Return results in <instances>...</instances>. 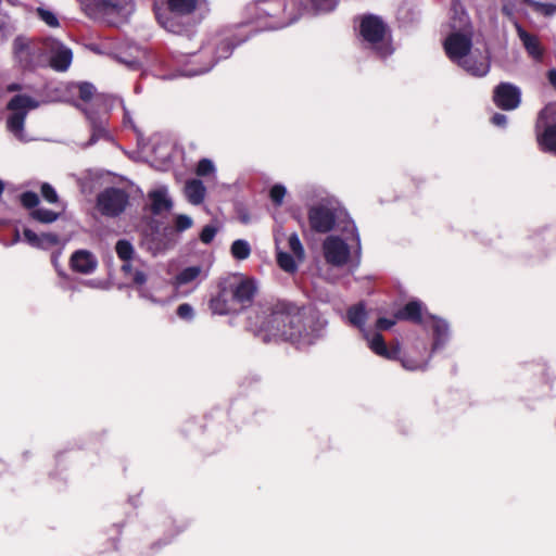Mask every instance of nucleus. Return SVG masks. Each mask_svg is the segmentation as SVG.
Instances as JSON below:
<instances>
[{
	"mask_svg": "<svg viewBox=\"0 0 556 556\" xmlns=\"http://www.w3.org/2000/svg\"><path fill=\"white\" fill-rule=\"evenodd\" d=\"M52 55L49 59V65L58 72H65L72 64L73 53L72 50L63 46L60 41L50 50Z\"/></svg>",
	"mask_w": 556,
	"mask_h": 556,
	"instance_id": "nucleus-17",
	"label": "nucleus"
},
{
	"mask_svg": "<svg viewBox=\"0 0 556 556\" xmlns=\"http://www.w3.org/2000/svg\"><path fill=\"white\" fill-rule=\"evenodd\" d=\"M426 319L431 321V328L433 332V349L441 348L448 337V325L447 323L430 313L426 314Z\"/></svg>",
	"mask_w": 556,
	"mask_h": 556,
	"instance_id": "nucleus-18",
	"label": "nucleus"
},
{
	"mask_svg": "<svg viewBox=\"0 0 556 556\" xmlns=\"http://www.w3.org/2000/svg\"><path fill=\"white\" fill-rule=\"evenodd\" d=\"M40 102L25 93H17L7 103L5 109L10 112L7 117V129L16 138L22 139L24 135V126L29 111L38 109Z\"/></svg>",
	"mask_w": 556,
	"mask_h": 556,
	"instance_id": "nucleus-6",
	"label": "nucleus"
},
{
	"mask_svg": "<svg viewBox=\"0 0 556 556\" xmlns=\"http://www.w3.org/2000/svg\"><path fill=\"white\" fill-rule=\"evenodd\" d=\"M452 11L455 15L459 14L458 21H456L455 17H453V22L451 26L456 28H465L468 25V15L465 13V11L462 8V2H453Z\"/></svg>",
	"mask_w": 556,
	"mask_h": 556,
	"instance_id": "nucleus-32",
	"label": "nucleus"
},
{
	"mask_svg": "<svg viewBox=\"0 0 556 556\" xmlns=\"http://www.w3.org/2000/svg\"><path fill=\"white\" fill-rule=\"evenodd\" d=\"M388 26L381 17L369 14L361 20L359 35L380 59H387L394 51L391 40H386Z\"/></svg>",
	"mask_w": 556,
	"mask_h": 556,
	"instance_id": "nucleus-5",
	"label": "nucleus"
},
{
	"mask_svg": "<svg viewBox=\"0 0 556 556\" xmlns=\"http://www.w3.org/2000/svg\"><path fill=\"white\" fill-rule=\"evenodd\" d=\"M443 46L448 59L459 64L468 56L472 48V40L470 36L455 31L445 38Z\"/></svg>",
	"mask_w": 556,
	"mask_h": 556,
	"instance_id": "nucleus-11",
	"label": "nucleus"
},
{
	"mask_svg": "<svg viewBox=\"0 0 556 556\" xmlns=\"http://www.w3.org/2000/svg\"><path fill=\"white\" fill-rule=\"evenodd\" d=\"M176 313L179 318L185 319V320H191L194 315L192 306L188 303L180 304L177 307Z\"/></svg>",
	"mask_w": 556,
	"mask_h": 556,
	"instance_id": "nucleus-46",
	"label": "nucleus"
},
{
	"mask_svg": "<svg viewBox=\"0 0 556 556\" xmlns=\"http://www.w3.org/2000/svg\"><path fill=\"white\" fill-rule=\"evenodd\" d=\"M121 270L125 277H130L136 269H134L130 262H124V264L121 267Z\"/></svg>",
	"mask_w": 556,
	"mask_h": 556,
	"instance_id": "nucleus-52",
	"label": "nucleus"
},
{
	"mask_svg": "<svg viewBox=\"0 0 556 556\" xmlns=\"http://www.w3.org/2000/svg\"><path fill=\"white\" fill-rule=\"evenodd\" d=\"M78 98L84 102H88L92 99L96 88L91 83L83 81L77 85Z\"/></svg>",
	"mask_w": 556,
	"mask_h": 556,
	"instance_id": "nucleus-34",
	"label": "nucleus"
},
{
	"mask_svg": "<svg viewBox=\"0 0 556 556\" xmlns=\"http://www.w3.org/2000/svg\"><path fill=\"white\" fill-rule=\"evenodd\" d=\"M215 166L208 159H201L197 165L195 174L200 177H205L213 174Z\"/></svg>",
	"mask_w": 556,
	"mask_h": 556,
	"instance_id": "nucleus-39",
	"label": "nucleus"
},
{
	"mask_svg": "<svg viewBox=\"0 0 556 556\" xmlns=\"http://www.w3.org/2000/svg\"><path fill=\"white\" fill-rule=\"evenodd\" d=\"M427 313L426 306L420 300H410L403 307L395 311L393 317L399 321L422 325Z\"/></svg>",
	"mask_w": 556,
	"mask_h": 556,
	"instance_id": "nucleus-15",
	"label": "nucleus"
},
{
	"mask_svg": "<svg viewBox=\"0 0 556 556\" xmlns=\"http://www.w3.org/2000/svg\"><path fill=\"white\" fill-rule=\"evenodd\" d=\"M39 242L41 243L39 245V248L46 249V248L58 245L60 242V239H59L58 235L48 232V233L40 235Z\"/></svg>",
	"mask_w": 556,
	"mask_h": 556,
	"instance_id": "nucleus-43",
	"label": "nucleus"
},
{
	"mask_svg": "<svg viewBox=\"0 0 556 556\" xmlns=\"http://www.w3.org/2000/svg\"><path fill=\"white\" fill-rule=\"evenodd\" d=\"M248 325L265 343L282 341L300 349L321 338L327 320L312 303L276 300L258 304L249 315Z\"/></svg>",
	"mask_w": 556,
	"mask_h": 556,
	"instance_id": "nucleus-1",
	"label": "nucleus"
},
{
	"mask_svg": "<svg viewBox=\"0 0 556 556\" xmlns=\"http://www.w3.org/2000/svg\"><path fill=\"white\" fill-rule=\"evenodd\" d=\"M217 229L212 225H206L202 228L200 233V240L208 244L213 241L214 237L216 236Z\"/></svg>",
	"mask_w": 556,
	"mask_h": 556,
	"instance_id": "nucleus-44",
	"label": "nucleus"
},
{
	"mask_svg": "<svg viewBox=\"0 0 556 556\" xmlns=\"http://www.w3.org/2000/svg\"><path fill=\"white\" fill-rule=\"evenodd\" d=\"M543 131L538 134L536 140L543 152L556 154V125L543 122Z\"/></svg>",
	"mask_w": 556,
	"mask_h": 556,
	"instance_id": "nucleus-20",
	"label": "nucleus"
},
{
	"mask_svg": "<svg viewBox=\"0 0 556 556\" xmlns=\"http://www.w3.org/2000/svg\"><path fill=\"white\" fill-rule=\"evenodd\" d=\"M20 90H22V85H20L17 83H12L7 86V91H9V92H14V91H20Z\"/></svg>",
	"mask_w": 556,
	"mask_h": 556,
	"instance_id": "nucleus-54",
	"label": "nucleus"
},
{
	"mask_svg": "<svg viewBox=\"0 0 556 556\" xmlns=\"http://www.w3.org/2000/svg\"><path fill=\"white\" fill-rule=\"evenodd\" d=\"M294 257L295 256H292L287 252L279 251L277 252V264L286 273L293 274L298 270V265Z\"/></svg>",
	"mask_w": 556,
	"mask_h": 556,
	"instance_id": "nucleus-29",
	"label": "nucleus"
},
{
	"mask_svg": "<svg viewBox=\"0 0 556 556\" xmlns=\"http://www.w3.org/2000/svg\"><path fill=\"white\" fill-rule=\"evenodd\" d=\"M20 201L25 208L31 210L39 204V197L36 192L25 191L20 195Z\"/></svg>",
	"mask_w": 556,
	"mask_h": 556,
	"instance_id": "nucleus-36",
	"label": "nucleus"
},
{
	"mask_svg": "<svg viewBox=\"0 0 556 556\" xmlns=\"http://www.w3.org/2000/svg\"><path fill=\"white\" fill-rule=\"evenodd\" d=\"M30 216L42 224H50L58 219L59 214L48 208H35L30 213Z\"/></svg>",
	"mask_w": 556,
	"mask_h": 556,
	"instance_id": "nucleus-30",
	"label": "nucleus"
},
{
	"mask_svg": "<svg viewBox=\"0 0 556 556\" xmlns=\"http://www.w3.org/2000/svg\"><path fill=\"white\" fill-rule=\"evenodd\" d=\"M70 266L76 273L88 275L94 271L98 261L91 252L77 250L71 256Z\"/></svg>",
	"mask_w": 556,
	"mask_h": 556,
	"instance_id": "nucleus-16",
	"label": "nucleus"
},
{
	"mask_svg": "<svg viewBox=\"0 0 556 556\" xmlns=\"http://www.w3.org/2000/svg\"><path fill=\"white\" fill-rule=\"evenodd\" d=\"M115 252L123 262H130L135 254V249L130 241L121 239L115 244Z\"/></svg>",
	"mask_w": 556,
	"mask_h": 556,
	"instance_id": "nucleus-27",
	"label": "nucleus"
},
{
	"mask_svg": "<svg viewBox=\"0 0 556 556\" xmlns=\"http://www.w3.org/2000/svg\"><path fill=\"white\" fill-rule=\"evenodd\" d=\"M42 198L49 203H56L59 201L55 189L48 182H43L40 188Z\"/></svg>",
	"mask_w": 556,
	"mask_h": 556,
	"instance_id": "nucleus-41",
	"label": "nucleus"
},
{
	"mask_svg": "<svg viewBox=\"0 0 556 556\" xmlns=\"http://www.w3.org/2000/svg\"><path fill=\"white\" fill-rule=\"evenodd\" d=\"M151 200L150 211L153 215H160L164 211H169L173 206L170 199L167 198L165 189H157L149 192Z\"/></svg>",
	"mask_w": 556,
	"mask_h": 556,
	"instance_id": "nucleus-21",
	"label": "nucleus"
},
{
	"mask_svg": "<svg viewBox=\"0 0 556 556\" xmlns=\"http://www.w3.org/2000/svg\"><path fill=\"white\" fill-rule=\"evenodd\" d=\"M130 2H80L81 10L94 21L115 26L124 17V10Z\"/></svg>",
	"mask_w": 556,
	"mask_h": 556,
	"instance_id": "nucleus-7",
	"label": "nucleus"
},
{
	"mask_svg": "<svg viewBox=\"0 0 556 556\" xmlns=\"http://www.w3.org/2000/svg\"><path fill=\"white\" fill-rule=\"evenodd\" d=\"M346 316L351 325L358 329H363L367 318V312L364 302H359L349 307Z\"/></svg>",
	"mask_w": 556,
	"mask_h": 556,
	"instance_id": "nucleus-24",
	"label": "nucleus"
},
{
	"mask_svg": "<svg viewBox=\"0 0 556 556\" xmlns=\"http://www.w3.org/2000/svg\"><path fill=\"white\" fill-rule=\"evenodd\" d=\"M381 357H384L390 361H400L402 357V353L399 341L391 343L389 346L387 345V353L381 354Z\"/></svg>",
	"mask_w": 556,
	"mask_h": 556,
	"instance_id": "nucleus-42",
	"label": "nucleus"
},
{
	"mask_svg": "<svg viewBox=\"0 0 556 556\" xmlns=\"http://www.w3.org/2000/svg\"><path fill=\"white\" fill-rule=\"evenodd\" d=\"M369 348L375 354L379 356H381L383 353H387V343L383 336L379 332L375 333L369 342Z\"/></svg>",
	"mask_w": 556,
	"mask_h": 556,
	"instance_id": "nucleus-35",
	"label": "nucleus"
},
{
	"mask_svg": "<svg viewBox=\"0 0 556 556\" xmlns=\"http://www.w3.org/2000/svg\"><path fill=\"white\" fill-rule=\"evenodd\" d=\"M4 24L0 22V31L3 29Z\"/></svg>",
	"mask_w": 556,
	"mask_h": 556,
	"instance_id": "nucleus-56",
	"label": "nucleus"
},
{
	"mask_svg": "<svg viewBox=\"0 0 556 556\" xmlns=\"http://www.w3.org/2000/svg\"><path fill=\"white\" fill-rule=\"evenodd\" d=\"M540 121L556 125V103H551L541 111Z\"/></svg>",
	"mask_w": 556,
	"mask_h": 556,
	"instance_id": "nucleus-38",
	"label": "nucleus"
},
{
	"mask_svg": "<svg viewBox=\"0 0 556 556\" xmlns=\"http://www.w3.org/2000/svg\"><path fill=\"white\" fill-rule=\"evenodd\" d=\"M3 190H4V184H3V181L0 179V195L3 193Z\"/></svg>",
	"mask_w": 556,
	"mask_h": 556,
	"instance_id": "nucleus-55",
	"label": "nucleus"
},
{
	"mask_svg": "<svg viewBox=\"0 0 556 556\" xmlns=\"http://www.w3.org/2000/svg\"><path fill=\"white\" fill-rule=\"evenodd\" d=\"M458 65L462 66L467 73L476 77H483L490 71V62L486 58L477 59L469 56L459 62Z\"/></svg>",
	"mask_w": 556,
	"mask_h": 556,
	"instance_id": "nucleus-19",
	"label": "nucleus"
},
{
	"mask_svg": "<svg viewBox=\"0 0 556 556\" xmlns=\"http://www.w3.org/2000/svg\"><path fill=\"white\" fill-rule=\"evenodd\" d=\"M308 224L311 229L317 233H327L336 225V215L333 211L325 205H314L309 207Z\"/></svg>",
	"mask_w": 556,
	"mask_h": 556,
	"instance_id": "nucleus-13",
	"label": "nucleus"
},
{
	"mask_svg": "<svg viewBox=\"0 0 556 556\" xmlns=\"http://www.w3.org/2000/svg\"><path fill=\"white\" fill-rule=\"evenodd\" d=\"M184 191L191 204L199 205L204 201L206 189L201 180L190 179L186 182Z\"/></svg>",
	"mask_w": 556,
	"mask_h": 556,
	"instance_id": "nucleus-22",
	"label": "nucleus"
},
{
	"mask_svg": "<svg viewBox=\"0 0 556 556\" xmlns=\"http://www.w3.org/2000/svg\"><path fill=\"white\" fill-rule=\"evenodd\" d=\"M208 308L213 315H238L224 280L218 282L216 294L208 301Z\"/></svg>",
	"mask_w": 556,
	"mask_h": 556,
	"instance_id": "nucleus-14",
	"label": "nucleus"
},
{
	"mask_svg": "<svg viewBox=\"0 0 556 556\" xmlns=\"http://www.w3.org/2000/svg\"><path fill=\"white\" fill-rule=\"evenodd\" d=\"M208 11L207 2H153L160 26L177 35H188Z\"/></svg>",
	"mask_w": 556,
	"mask_h": 556,
	"instance_id": "nucleus-3",
	"label": "nucleus"
},
{
	"mask_svg": "<svg viewBox=\"0 0 556 556\" xmlns=\"http://www.w3.org/2000/svg\"><path fill=\"white\" fill-rule=\"evenodd\" d=\"M192 226V219L188 215L180 214L175 219V229L185 231Z\"/></svg>",
	"mask_w": 556,
	"mask_h": 556,
	"instance_id": "nucleus-45",
	"label": "nucleus"
},
{
	"mask_svg": "<svg viewBox=\"0 0 556 556\" xmlns=\"http://www.w3.org/2000/svg\"><path fill=\"white\" fill-rule=\"evenodd\" d=\"M129 202L128 193L119 188L110 187L100 192L97 197V208L108 217L121 215Z\"/></svg>",
	"mask_w": 556,
	"mask_h": 556,
	"instance_id": "nucleus-9",
	"label": "nucleus"
},
{
	"mask_svg": "<svg viewBox=\"0 0 556 556\" xmlns=\"http://www.w3.org/2000/svg\"><path fill=\"white\" fill-rule=\"evenodd\" d=\"M59 40L47 37L42 39H30L26 36H17L12 43L14 58L23 70L33 71L45 66L47 63V51L53 50Z\"/></svg>",
	"mask_w": 556,
	"mask_h": 556,
	"instance_id": "nucleus-4",
	"label": "nucleus"
},
{
	"mask_svg": "<svg viewBox=\"0 0 556 556\" xmlns=\"http://www.w3.org/2000/svg\"><path fill=\"white\" fill-rule=\"evenodd\" d=\"M37 14L48 26H50V27L59 26V20L54 15V13H52L51 11L42 9V8H38Z\"/></svg>",
	"mask_w": 556,
	"mask_h": 556,
	"instance_id": "nucleus-40",
	"label": "nucleus"
},
{
	"mask_svg": "<svg viewBox=\"0 0 556 556\" xmlns=\"http://www.w3.org/2000/svg\"><path fill=\"white\" fill-rule=\"evenodd\" d=\"M230 252L236 260L243 261L250 256L251 248L245 240L238 239L232 242Z\"/></svg>",
	"mask_w": 556,
	"mask_h": 556,
	"instance_id": "nucleus-28",
	"label": "nucleus"
},
{
	"mask_svg": "<svg viewBox=\"0 0 556 556\" xmlns=\"http://www.w3.org/2000/svg\"><path fill=\"white\" fill-rule=\"evenodd\" d=\"M288 243H289V248L292 251V253L294 254V256L298 260L302 261L305 256V252H304V248L301 243V240H300L298 233H295V232L291 233L289 236Z\"/></svg>",
	"mask_w": 556,
	"mask_h": 556,
	"instance_id": "nucleus-33",
	"label": "nucleus"
},
{
	"mask_svg": "<svg viewBox=\"0 0 556 556\" xmlns=\"http://www.w3.org/2000/svg\"><path fill=\"white\" fill-rule=\"evenodd\" d=\"M131 281L136 286H143L147 282V275L142 270L136 269L130 276Z\"/></svg>",
	"mask_w": 556,
	"mask_h": 556,
	"instance_id": "nucleus-50",
	"label": "nucleus"
},
{
	"mask_svg": "<svg viewBox=\"0 0 556 556\" xmlns=\"http://www.w3.org/2000/svg\"><path fill=\"white\" fill-rule=\"evenodd\" d=\"M518 34L529 55L536 61H541L543 58V49L538 37L521 28H519Z\"/></svg>",
	"mask_w": 556,
	"mask_h": 556,
	"instance_id": "nucleus-23",
	"label": "nucleus"
},
{
	"mask_svg": "<svg viewBox=\"0 0 556 556\" xmlns=\"http://www.w3.org/2000/svg\"><path fill=\"white\" fill-rule=\"evenodd\" d=\"M323 252L327 264L334 267L344 266L351 255L350 247L338 236H329L325 239Z\"/></svg>",
	"mask_w": 556,
	"mask_h": 556,
	"instance_id": "nucleus-10",
	"label": "nucleus"
},
{
	"mask_svg": "<svg viewBox=\"0 0 556 556\" xmlns=\"http://www.w3.org/2000/svg\"><path fill=\"white\" fill-rule=\"evenodd\" d=\"M533 12L544 16H552L556 13V3L554 2H526Z\"/></svg>",
	"mask_w": 556,
	"mask_h": 556,
	"instance_id": "nucleus-31",
	"label": "nucleus"
},
{
	"mask_svg": "<svg viewBox=\"0 0 556 556\" xmlns=\"http://www.w3.org/2000/svg\"><path fill=\"white\" fill-rule=\"evenodd\" d=\"M287 190L282 185H275L270 188L269 198L276 206H280L283 202Z\"/></svg>",
	"mask_w": 556,
	"mask_h": 556,
	"instance_id": "nucleus-37",
	"label": "nucleus"
},
{
	"mask_svg": "<svg viewBox=\"0 0 556 556\" xmlns=\"http://www.w3.org/2000/svg\"><path fill=\"white\" fill-rule=\"evenodd\" d=\"M491 122L495 125V126H498V127H505L506 126V123H507V117L506 115L502 114V113H495L492 118H491Z\"/></svg>",
	"mask_w": 556,
	"mask_h": 556,
	"instance_id": "nucleus-51",
	"label": "nucleus"
},
{
	"mask_svg": "<svg viewBox=\"0 0 556 556\" xmlns=\"http://www.w3.org/2000/svg\"><path fill=\"white\" fill-rule=\"evenodd\" d=\"M224 282L238 314L252 306L257 292V287L252 278L224 279Z\"/></svg>",
	"mask_w": 556,
	"mask_h": 556,
	"instance_id": "nucleus-8",
	"label": "nucleus"
},
{
	"mask_svg": "<svg viewBox=\"0 0 556 556\" xmlns=\"http://www.w3.org/2000/svg\"><path fill=\"white\" fill-rule=\"evenodd\" d=\"M396 321L397 320L395 318L390 319L386 317H379L375 326L377 330L384 331L391 329L396 324Z\"/></svg>",
	"mask_w": 556,
	"mask_h": 556,
	"instance_id": "nucleus-49",
	"label": "nucleus"
},
{
	"mask_svg": "<svg viewBox=\"0 0 556 556\" xmlns=\"http://www.w3.org/2000/svg\"><path fill=\"white\" fill-rule=\"evenodd\" d=\"M337 2H249L245 5L248 17L233 29L222 31L215 39V60L227 59L232 50L245 42L252 30L242 33L245 26L255 24L257 29L273 30L287 27L299 20L302 4H312L315 11H332ZM305 9L307 5L304 7Z\"/></svg>",
	"mask_w": 556,
	"mask_h": 556,
	"instance_id": "nucleus-2",
	"label": "nucleus"
},
{
	"mask_svg": "<svg viewBox=\"0 0 556 556\" xmlns=\"http://www.w3.org/2000/svg\"><path fill=\"white\" fill-rule=\"evenodd\" d=\"M201 271V266L186 267L178 275H176L174 283L177 287L188 285L194 281L200 276Z\"/></svg>",
	"mask_w": 556,
	"mask_h": 556,
	"instance_id": "nucleus-25",
	"label": "nucleus"
},
{
	"mask_svg": "<svg viewBox=\"0 0 556 556\" xmlns=\"http://www.w3.org/2000/svg\"><path fill=\"white\" fill-rule=\"evenodd\" d=\"M341 231L345 235L348 240H351L355 243L356 253L361 254V237L355 223L351 219L344 222V225L341 227Z\"/></svg>",
	"mask_w": 556,
	"mask_h": 556,
	"instance_id": "nucleus-26",
	"label": "nucleus"
},
{
	"mask_svg": "<svg viewBox=\"0 0 556 556\" xmlns=\"http://www.w3.org/2000/svg\"><path fill=\"white\" fill-rule=\"evenodd\" d=\"M494 104L504 111H513L520 105L521 91L511 83H500L493 90Z\"/></svg>",
	"mask_w": 556,
	"mask_h": 556,
	"instance_id": "nucleus-12",
	"label": "nucleus"
},
{
	"mask_svg": "<svg viewBox=\"0 0 556 556\" xmlns=\"http://www.w3.org/2000/svg\"><path fill=\"white\" fill-rule=\"evenodd\" d=\"M399 362L407 370H418L424 367L422 363L420 361H417V359H414V358H410L407 356H402Z\"/></svg>",
	"mask_w": 556,
	"mask_h": 556,
	"instance_id": "nucleus-47",
	"label": "nucleus"
},
{
	"mask_svg": "<svg viewBox=\"0 0 556 556\" xmlns=\"http://www.w3.org/2000/svg\"><path fill=\"white\" fill-rule=\"evenodd\" d=\"M23 235H24V238L27 241V243H29L31 247L39 248V245L41 244L39 242L40 235H37L31 229L25 228L23 231Z\"/></svg>",
	"mask_w": 556,
	"mask_h": 556,
	"instance_id": "nucleus-48",
	"label": "nucleus"
},
{
	"mask_svg": "<svg viewBox=\"0 0 556 556\" xmlns=\"http://www.w3.org/2000/svg\"><path fill=\"white\" fill-rule=\"evenodd\" d=\"M547 78H548V81L549 84L554 87V89L556 90V70H549L547 72Z\"/></svg>",
	"mask_w": 556,
	"mask_h": 556,
	"instance_id": "nucleus-53",
	"label": "nucleus"
}]
</instances>
